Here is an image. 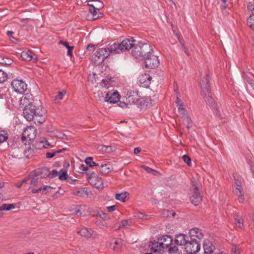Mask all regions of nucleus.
<instances>
[{
    "mask_svg": "<svg viewBox=\"0 0 254 254\" xmlns=\"http://www.w3.org/2000/svg\"><path fill=\"white\" fill-rule=\"evenodd\" d=\"M23 114L27 121L33 120L36 124H42L45 120L42 111L40 108L36 107L35 105L23 108Z\"/></svg>",
    "mask_w": 254,
    "mask_h": 254,
    "instance_id": "obj_1",
    "label": "nucleus"
},
{
    "mask_svg": "<svg viewBox=\"0 0 254 254\" xmlns=\"http://www.w3.org/2000/svg\"><path fill=\"white\" fill-rule=\"evenodd\" d=\"M80 170L85 172H80V177H84L86 176L85 177L91 185L94 186L98 189H103V183L101 178L99 177L93 171H88L87 172L88 170V167L84 165H80Z\"/></svg>",
    "mask_w": 254,
    "mask_h": 254,
    "instance_id": "obj_2",
    "label": "nucleus"
},
{
    "mask_svg": "<svg viewBox=\"0 0 254 254\" xmlns=\"http://www.w3.org/2000/svg\"><path fill=\"white\" fill-rule=\"evenodd\" d=\"M158 242L151 244V249L153 252H159L164 249L168 248L172 244V238L169 235H165L159 239Z\"/></svg>",
    "mask_w": 254,
    "mask_h": 254,
    "instance_id": "obj_3",
    "label": "nucleus"
},
{
    "mask_svg": "<svg viewBox=\"0 0 254 254\" xmlns=\"http://www.w3.org/2000/svg\"><path fill=\"white\" fill-rule=\"evenodd\" d=\"M109 56V52L106 48H100L95 53L92 62L95 65H99L101 64Z\"/></svg>",
    "mask_w": 254,
    "mask_h": 254,
    "instance_id": "obj_4",
    "label": "nucleus"
},
{
    "mask_svg": "<svg viewBox=\"0 0 254 254\" xmlns=\"http://www.w3.org/2000/svg\"><path fill=\"white\" fill-rule=\"evenodd\" d=\"M11 86L13 91L20 94H24L27 89L26 83L21 79H13L11 83Z\"/></svg>",
    "mask_w": 254,
    "mask_h": 254,
    "instance_id": "obj_5",
    "label": "nucleus"
},
{
    "mask_svg": "<svg viewBox=\"0 0 254 254\" xmlns=\"http://www.w3.org/2000/svg\"><path fill=\"white\" fill-rule=\"evenodd\" d=\"M185 249L189 254H195L200 251V244L198 241L191 240L185 245Z\"/></svg>",
    "mask_w": 254,
    "mask_h": 254,
    "instance_id": "obj_6",
    "label": "nucleus"
},
{
    "mask_svg": "<svg viewBox=\"0 0 254 254\" xmlns=\"http://www.w3.org/2000/svg\"><path fill=\"white\" fill-rule=\"evenodd\" d=\"M37 129L33 126H28L24 130L22 139V140L32 141L36 136Z\"/></svg>",
    "mask_w": 254,
    "mask_h": 254,
    "instance_id": "obj_7",
    "label": "nucleus"
},
{
    "mask_svg": "<svg viewBox=\"0 0 254 254\" xmlns=\"http://www.w3.org/2000/svg\"><path fill=\"white\" fill-rule=\"evenodd\" d=\"M209 78L208 74H207L205 78V83H202L201 84V88L202 90V95L203 98L207 99L209 102H212L213 101V99L211 97L210 89Z\"/></svg>",
    "mask_w": 254,
    "mask_h": 254,
    "instance_id": "obj_8",
    "label": "nucleus"
},
{
    "mask_svg": "<svg viewBox=\"0 0 254 254\" xmlns=\"http://www.w3.org/2000/svg\"><path fill=\"white\" fill-rule=\"evenodd\" d=\"M143 60L144 61L145 67L150 68H154L157 67L159 64L158 57L152 53L148 56H146Z\"/></svg>",
    "mask_w": 254,
    "mask_h": 254,
    "instance_id": "obj_9",
    "label": "nucleus"
},
{
    "mask_svg": "<svg viewBox=\"0 0 254 254\" xmlns=\"http://www.w3.org/2000/svg\"><path fill=\"white\" fill-rule=\"evenodd\" d=\"M190 193V200L195 206L198 205L202 200V197L199 192L198 188L195 185L192 186Z\"/></svg>",
    "mask_w": 254,
    "mask_h": 254,
    "instance_id": "obj_10",
    "label": "nucleus"
},
{
    "mask_svg": "<svg viewBox=\"0 0 254 254\" xmlns=\"http://www.w3.org/2000/svg\"><path fill=\"white\" fill-rule=\"evenodd\" d=\"M138 45L140 50L142 60L145 58L146 56H148L152 53L153 49L149 43L140 42Z\"/></svg>",
    "mask_w": 254,
    "mask_h": 254,
    "instance_id": "obj_11",
    "label": "nucleus"
},
{
    "mask_svg": "<svg viewBox=\"0 0 254 254\" xmlns=\"http://www.w3.org/2000/svg\"><path fill=\"white\" fill-rule=\"evenodd\" d=\"M120 95L117 91H109L106 94L105 101L110 103H116L120 100Z\"/></svg>",
    "mask_w": 254,
    "mask_h": 254,
    "instance_id": "obj_12",
    "label": "nucleus"
},
{
    "mask_svg": "<svg viewBox=\"0 0 254 254\" xmlns=\"http://www.w3.org/2000/svg\"><path fill=\"white\" fill-rule=\"evenodd\" d=\"M135 40L133 38H127L124 40L120 44V51L122 52L130 50L134 46Z\"/></svg>",
    "mask_w": 254,
    "mask_h": 254,
    "instance_id": "obj_13",
    "label": "nucleus"
},
{
    "mask_svg": "<svg viewBox=\"0 0 254 254\" xmlns=\"http://www.w3.org/2000/svg\"><path fill=\"white\" fill-rule=\"evenodd\" d=\"M103 7V3H100V5L98 7H93V8H89V13L92 15V17L87 18L89 20H94L101 18L103 16L102 13L98 12L100 8Z\"/></svg>",
    "mask_w": 254,
    "mask_h": 254,
    "instance_id": "obj_14",
    "label": "nucleus"
},
{
    "mask_svg": "<svg viewBox=\"0 0 254 254\" xmlns=\"http://www.w3.org/2000/svg\"><path fill=\"white\" fill-rule=\"evenodd\" d=\"M190 237L191 240L199 242L203 237L201 230L197 228L191 229L190 231Z\"/></svg>",
    "mask_w": 254,
    "mask_h": 254,
    "instance_id": "obj_15",
    "label": "nucleus"
},
{
    "mask_svg": "<svg viewBox=\"0 0 254 254\" xmlns=\"http://www.w3.org/2000/svg\"><path fill=\"white\" fill-rule=\"evenodd\" d=\"M33 96L30 94H26L22 97L20 100V105L25 108V107H29V106H34L33 104Z\"/></svg>",
    "mask_w": 254,
    "mask_h": 254,
    "instance_id": "obj_16",
    "label": "nucleus"
},
{
    "mask_svg": "<svg viewBox=\"0 0 254 254\" xmlns=\"http://www.w3.org/2000/svg\"><path fill=\"white\" fill-rule=\"evenodd\" d=\"M151 77L149 74L144 73L140 75L138 77V82L141 86L148 87L151 83Z\"/></svg>",
    "mask_w": 254,
    "mask_h": 254,
    "instance_id": "obj_17",
    "label": "nucleus"
},
{
    "mask_svg": "<svg viewBox=\"0 0 254 254\" xmlns=\"http://www.w3.org/2000/svg\"><path fill=\"white\" fill-rule=\"evenodd\" d=\"M126 98L129 103L131 104L135 103L139 99L138 92L137 91H127L126 95Z\"/></svg>",
    "mask_w": 254,
    "mask_h": 254,
    "instance_id": "obj_18",
    "label": "nucleus"
},
{
    "mask_svg": "<svg viewBox=\"0 0 254 254\" xmlns=\"http://www.w3.org/2000/svg\"><path fill=\"white\" fill-rule=\"evenodd\" d=\"M24 182H26V186L29 190H32L33 188L39 185L38 179L33 177H27L24 179Z\"/></svg>",
    "mask_w": 254,
    "mask_h": 254,
    "instance_id": "obj_19",
    "label": "nucleus"
},
{
    "mask_svg": "<svg viewBox=\"0 0 254 254\" xmlns=\"http://www.w3.org/2000/svg\"><path fill=\"white\" fill-rule=\"evenodd\" d=\"M80 236L86 238H96L97 236L96 233L92 229H88L85 227L80 228Z\"/></svg>",
    "mask_w": 254,
    "mask_h": 254,
    "instance_id": "obj_20",
    "label": "nucleus"
},
{
    "mask_svg": "<svg viewBox=\"0 0 254 254\" xmlns=\"http://www.w3.org/2000/svg\"><path fill=\"white\" fill-rule=\"evenodd\" d=\"M187 238H188V237L186 235L184 234H179L175 236V242L177 245L180 246L184 245L185 246V245H186L187 243L189 241Z\"/></svg>",
    "mask_w": 254,
    "mask_h": 254,
    "instance_id": "obj_21",
    "label": "nucleus"
},
{
    "mask_svg": "<svg viewBox=\"0 0 254 254\" xmlns=\"http://www.w3.org/2000/svg\"><path fill=\"white\" fill-rule=\"evenodd\" d=\"M203 247L204 253L206 254H211L215 249V246L209 241L203 243Z\"/></svg>",
    "mask_w": 254,
    "mask_h": 254,
    "instance_id": "obj_22",
    "label": "nucleus"
},
{
    "mask_svg": "<svg viewBox=\"0 0 254 254\" xmlns=\"http://www.w3.org/2000/svg\"><path fill=\"white\" fill-rule=\"evenodd\" d=\"M52 190V187L50 186L45 185L43 187H40L37 189H32L31 190L32 193H40L41 194H46L50 192Z\"/></svg>",
    "mask_w": 254,
    "mask_h": 254,
    "instance_id": "obj_23",
    "label": "nucleus"
},
{
    "mask_svg": "<svg viewBox=\"0 0 254 254\" xmlns=\"http://www.w3.org/2000/svg\"><path fill=\"white\" fill-rule=\"evenodd\" d=\"M100 172L104 174H107L111 172L113 170V167L110 164H99Z\"/></svg>",
    "mask_w": 254,
    "mask_h": 254,
    "instance_id": "obj_24",
    "label": "nucleus"
},
{
    "mask_svg": "<svg viewBox=\"0 0 254 254\" xmlns=\"http://www.w3.org/2000/svg\"><path fill=\"white\" fill-rule=\"evenodd\" d=\"M80 195L90 198L94 197V193L87 188H84L80 189Z\"/></svg>",
    "mask_w": 254,
    "mask_h": 254,
    "instance_id": "obj_25",
    "label": "nucleus"
},
{
    "mask_svg": "<svg viewBox=\"0 0 254 254\" xmlns=\"http://www.w3.org/2000/svg\"><path fill=\"white\" fill-rule=\"evenodd\" d=\"M113 81V80H112V77L110 76H106L104 79H102L101 83V86L102 87L108 89L112 85Z\"/></svg>",
    "mask_w": 254,
    "mask_h": 254,
    "instance_id": "obj_26",
    "label": "nucleus"
},
{
    "mask_svg": "<svg viewBox=\"0 0 254 254\" xmlns=\"http://www.w3.org/2000/svg\"><path fill=\"white\" fill-rule=\"evenodd\" d=\"M21 56L24 60L30 61L33 58V53L32 51L30 50L23 51L21 53Z\"/></svg>",
    "mask_w": 254,
    "mask_h": 254,
    "instance_id": "obj_27",
    "label": "nucleus"
},
{
    "mask_svg": "<svg viewBox=\"0 0 254 254\" xmlns=\"http://www.w3.org/2000/svg\"><path fill=\"white\" fill-rule=\"evenodd\" d=\"M131 224L132 221L131 219L124 220L120 222L118 229H127L130 226Z\"/></svg>",
    "mask_w": 254,
    "mask_h": 254,
    "instance_id": "obj_28",
    "label": "nucleus"
},
{
    "mask_svg": "<svg viewBox=\"0 0 254 254\" xmlns=\"http://www.w3.org/2000/svg\"><path fill=\"white\" fill-rule=\"evenodd\" d=\"M59 44L62 45L67 49V55L71 57L72 55V51L73 49V46H69L68 43L65 41H61Z\"/></svg>",
    "mask_w": 254,
    "mask_h": 254,
    "instance_id": "obj_29",
    "label": "nucleus"
},
{
    "mask_svg": "<svg viewBox=\"0 0 254 254\" xmlns=\"http://www.w3.org/2000/svg\"><path fill=\"white\" fill-rule=\"evenodd\" d=\"M128 195V193L126 191L119 193H116L115 195V198L117 200H120L122 202H125L126 199Z\"/></svg>",
    "mask_w": 254,
    "mask_h": 254,
    "instance_id": "obj_30",
    "label": "nucleus"
},
{
    "mask_svg": "<svg viewBox=\"0 0 254 254\" xmlns=\"http://www.w3.org/2000/svg\"><path fill=\"white\" fill-rule=\"evenodd\" d=\"M109 52V55L111 53H116L118 50H120V44L114 43L110 45L109 48H106Z\"/></svg>",
    "mask_w": 254,
    "mask_h": 254,
    "instance_id": "obj_31",
    "label": "nucleus"
},
{
    "mask_svg": "<svg viewBox=\"0 0 254 254\" xmlns=\"http://www.w3.org/2000/svg\"><path fill=\"white\" fill-rule=\"evenodd\" d=\"M131 54L132 56L136 59H139L141 58L140 50L138 46V45H137V46L134 47V49L132 50L131 52Z\"/></svg>",
    "mask_w": 254,
    "mask_h": 254,
    "instance_id": "obj_32",
    "label": "nucleus"
},
{
    "mask_svg": "<svg viewBox=\"0 0 254 254\" xmlns=\"http://www.w3.org/2000/svg\"><path fill=\"white\" fill-rule=\"evenodd\" d=\"M89 208L85 205L80 206V216H85L90 214Z\"/></svg>",
    "mask_w": 254,
    "mask_h": 254,
    "instance_id": "obj_33",
    "label": "nucleus"
},
{
    "mask_svg": "<svg viewBox=\"0 0 254 254\" xmlns=\"http://www.w3.org/2000/svg\"><path fill=\"white\" fill-rule=\"evenodd\" d=\"M66 91L64 90L59 91L57 96L55 97L54 101L56 103H58L59 100H62L64 96L65 95Z\"/></svg>",
    "mask_w": 254,
    "mask_h": 254,
    "instance_id": "obj_34",
    "label": "nucleus"
},
{
    "mask_svg": "<svg viewBox=\"0 0 254 254\" xmlns=\"http://www.w3.org/2000/svg\"><path fill=\"white\" fill-rule=\"evenodd\" d=\"M96 216L103 219H107L109 218L108 214H106L105 211L101 209L98 210Z\"/></svg>",
    "mask_w": 254,
    "mask_h": 254,
    "instance_id": "obj_35",
    "label": "nucleus"
},
{
    "mask_svg": "<svg viewBox=\"0 0 254 254\" xmlns=\"http://www.w3.org/2000/svg\"><path fill=\"white\" fill-rule=\"evenodd\" d=\"M93 158L92 157H88L85 158V163L89 165V167H93L95 166H99V163H95L93 161Z\"/></svg>",
    "mask_w": 254,
    "mask_h": 254,
    "instance_id": "obj_36",
    "label": "nucleus"
},
{
    "mask_svg": "<svg viewBox=\"0 0 254 254\" xmlns=\"http://www.w3.org/2000/svg\"><path fill=\"white\" fill-rule=\"evenodd\" d=\"M8 134L6 131H0V144L6 141L8 139Z\"/></svg>",
    "mask_w": 254,
    "mask_h": 254,
    "instance_id": "obj_37",
    "label": "nucleus"
},
{
    "mask_svg": "<svg viewBox=\"0 0 254 254\" xmlns=\"http://www.w3.org/2000/svg\"><path fill=\"white\" fill-rule=\"evenodd\" d=\"M40 146L44 148H49L52 146L45 138H41L39 141Z\"/></svg>",
    "mask_w": 254,
    "mask_h": 254,
    "instance_id": "obj_38",
    "label": "nucleus"
},
{
    "mask_svg": "<svg viewBox=\"0 0 254 254\" xmlns=\"http://www.w3.org/2000/svg\"><path fill=\"white\" fill-rule=\"evenodd\" d=\"M15 208L14 205L13 204H3L0 206V210H10Z\"/></svg>",
    "mask_w": 254,
    "mask_h": 254,
    "instance_id": "obj_39",
    "label": "nucleus"
},
{
    "mask_svg": "<svg viewBox=\"0 0 254 254\" xmlns=\"http://www.w3.org/2000/svg\"><path fill=\"white\" fill-rule=\"evenodd\" d=\"M66 150L65 148H63L62 149H58L55 151H53L52 152H48L46 153V156L47 158H52L54 157L57 154L62 152V150Z\"/></svg>",
    "mask_w": 254,
    "mask_h": 254,
    "instance_id": "obj_40",
    "label": "nucleus"
},
{
    "mask_svg": "<svg viewBox=\"0 0 254 254\" xmlns=\"http://www.w3.org/2000/svg\"><path fill=\"white\" fill-rule=\"evenodd\" d=\"M59 178L61 180H65L67 178V171L64 169H61L59 173Z\"/></svg>",
    "mask_w": 254,
    "mask_h": 254,
    "instance_id": "obj_41",
    "label": "nucleus"
},
{
    "mask_svg": "<svg viewBox=\"0 0 254 254\" xmlns=\"http://www.w3.org/2000/svg\"><path fill=\"white\" fill-rule=\"evenodd\" d=\"M169 251L170 254H182V251L179 250L177 246L169 247Z\"/></svg>",
    "mask_w": 254,
    "mask_h": 254,
    "instance_id": "obj_42",
    "label": "nucleus"
},
{
    "mask_svg": "<svg viewBox=\"0 0 254 254\" xmlns=\"http://www.w3.org/2000/svg\"><path fill=\"white\" fill-rule=\"evenodd\" d=\"M121 240L118 239H114L111 241L110 244L111 248L114 250H116L117 246L121 243Z\"/></svg>",
    "mask_w": 254,
    "mask_h": 254,
    "instance_id": "obj_43",
    "label": "nucleus"
},
{
    "mask_svg": "<svg viewBox=\"0 0 254 254\" xmlns=\"http://www.w3.org/2000/svg\"><path fill=\"white\" fill-rule=\"evenodd\" d=\"M247 24L252 28L254 29V13L251 15L247 20Z\"/></svg>",
    "mask_w": 254,
    "mask_h": 254,
    "instance_id": "obj_44",
    "label": "nucleus"
},
{
    "mask_svg": "<svg viewBox=\"0 0 254 254\" xmlns=\"http://www.w3.org/2000/svg\"><path fill=\"white\" fill-rule=\"evenodd\" d=\"M235 221L237 227L242 228L243 226V220L241 217L237 216L235 218Z\"/></svg>",
    "mask_w": 254,
    "mask_h": 254,
    "instance_id": "obj_45",
    "label": "nucleus"
},
{
    "mask_svg": "<svg viewBox=\"0 0 254 254\" xmlns=\"http://www.w3.org/2000/svg\"><path fill=\"white\" fill-rule=\"evenodd\" d=\"M7 79V74L3 70L0 69V83L5 81Z\"/></svg>",
    "mask_w": 254,
    "mask_h": 254,
    "instance_id": "obj_46",
    "label": "nucleus"
},
{
    "mask_svg": "<svg viewBox=\"0 0 254 254\" xmlns=\"http://www.w3.org/2000/svg\"><path fill=\"white\" fill-rule=\"evenodd\" d=\"M142 167L144 169V170L147 173L152 174L154 175H156L158 172V171L153 170L148 166H142Z\"/></svg>",
    "mask_w": 254,
    "mask_h": 254,
    "instance_id": "obj_47",
    "label": "nucleus"
},
{
    "mask_svg": "<svg viewBox=\"0 0 254 254\" xmlns=\"http://www.w3.org/2000/svg\"><path fill=\"white\" fill-rule=\"evenodd\" d=\"M184 120L187 124V128L189 129L191 128L192 127V126H191L192 122H191V120L190 118V117H189L188 116L186 115V116H184Z\"/></svg>",
    "mask_w": 254,
    "mask_h": 254,
    "instance_id": "obj_48",
    "label": "nucleus"
},
{
    "mask_svg": "<svg viewBox=\"0 0 254 254\" xmlns=\"http://www.w3.org/2000/svg\"><path fill=\"white\" fill-rule=\"evenodd\" d=\"M100 3L101 2L99 1L90 0L88 1L87 5L90 6V8H93V7H97V4H100Z\"/></svg>",
    "mask_w": 254,
    "mask_h": 254,
    "instance_id": "obj_49",
    "label": "nucleus"
},
{
    "mask_svg": "<svg viewBox=\"0 0 254 254\" xmlns=\"http://www.w3.org/2000/svg\"><path fill=\"white\" fill-rule=\"evenodd\" d=\"M184 161L190 166L191 164L190 158L187 155H184L182 157Z\"/></svg>",
    "mask_w": 254,
    "mask_h": 254,
    "instance_id": "obj_50",
    "label": "nucleus"
},
{
    "mask_svg": "<svg viewBox=\"0 0 254 254\" xmlns=\"http://www.w3.org/2000/svg\"><path fill=\"white\" fill-rule=\"evenodd\" d=\"M178 112L180 114L184 116L186 115L185 114L186 110L185 107H184V106H182V107H179V108H178Z\"/></svg>",
    "mask_w": 254,
    "mask_h": 254,
    "instance_id": "obj_51",
    "label": "nucleus"
},
{
    "mask_svg": "<svg viewBox=\"0 0 254 254\" xmlns=\"http://www.w3.org/2000/svg\"><path fill=\"white\" fill-rule=\"evenodd\" d=\"M243 188L241 186L237 185V187L236 188V192L237 195L241 194L243 193Z\"/></svg>",
    "mask_w": 254,
    "mask_h": 254,
    "instance_id": "obj_52",
    "label": "nucleus"
},
{
    "mask_svg": "<svg viewBox=\"0 0 254 254\" xmlns=\"http://www.w3.org/2000/svg\"><path fill=\"white\" fill-rule=\"evenodd\" d=\"M231 254H240L239 250L236 246H233Z\"/></svg>",
    "mask_w": 254,
    "mask_h": 254,
    "instance_id": "obj_53",
    "label": "nucleus"
},
{
    "mask_svg": "<svg viewBox=\"0 0 254 254\" xmlns=\"http://www.w3.org/2000/svg\"><path fill=\"white\" fill-rule=\"evenodd\" d=\"M106 208L108 212H111L113 211H114L117 209V206L116 205H112L110 206H107L106 207Z\"/></svg>",
    "mask_w": 254,
    "mask_h": 254,
    "instance_id": "obj_54",
    "label": "nucleus"
},
{
    "mask_svg": "<svg viewBox=\"0 0 254 254\" xmlns=\"http://www.w3.org/2000/svg\"><path fill=\"white\" fill-rule=\"evenodd\" d=\"M238 201L240 203H243L245 201V198L243 194H238Z\"/></svg>",
    "mask_w": 254,
    "mask_h": 254,
    "instance_id": "obj_55",
    "label": "nucleus"
},
{
    "mask_svg": "<svg viewBox=\"0 0 254 254\" xmlns=\"http://www.w3.org/2000/svg\"><path fill=\"white\" fill-rule=\"evenodd\" d=\"M254 1V0H253ZM248 8L253 13H254V3L250 2L248 5Z\"/></svg>",
    "mask_w": 254,
    "mask_h": 254,
    "instance_id": "obj_56",
    "label": "nucleus"
},
{
    "mask_svg": "<svg viewBox=\"0 0 254 254\" xmlns=\"http://www.w3.org/2000/svg\"><path fill=\"white\" fill-rule=\"evenodd\" d=\"M58 172L56 170H53L52 172L51 177L52 178L57 177L58 175Z\"/></svg>",
    "mask_w": 254,
    "mask_h": 254,
    "instance_id": "obj_57",
    "label": "nucleus"
},
{
    "mask_svg": "<svg viewBox=\"0 0 254 254\" xmlns=\"http://www.w3.org/2000/svg\"><path fill=\"white\" fill-rule=\"evenodd\" d=\"M119 106L120 107H121V108H126L127 107V103H126L125 102H121L119 103Z\"/></svg>",
    "mask_w": 254,
    "mask_h": 254,
    "instance_id": "obj_58",
    "label": "nucleus"
},
{
    "mask_svg": "<svg viewBox=\"0 0 254 254\" xmlns=\"http://www.w3.org/2000/svg\"><path fill=\"white\" fill-rule=\"evenodd\" d=\"M5 64H10L12 63V60L9 58H5V60L4 61Z\"/></svg>",
    "mask_w": 254,
    "mask_h": 254,
    "instance_id": "obj_59",
    "label": "nucleus"
},
{
    "mask_svg": "<svg viewBox=\"0 0 254 254\" xmlns=\"http://www.w3.org/2000/svg\"><path fill=\"white\" fill-rule=\"evenodd\" d=\"M183 50L184 51V52L188 55L189 56V53L188 51V50L187 48L186 47L185 45H183Z\"/></svg>",
    "mask_w": 254,
    "mask_h": 254,
    "instance_id": "obj_60",
    "label": "nucleus"
},
{
    "mask_svg": "<svg viewBox=\"0 0 254 254\" xmlns=\"http://www.w3.org/2000/svg\"><path fill=\"white\" fill-rule=\"evenodd\" d=\"M141 149L140 147H136L134 149V153L137 154L141 151Z\"/></svg>",
    "mask_w": 254,
    "mask_h": 254,
    "instance_id": "obj_61",
    "label": "nucleus"
},
{
    "mask_svg": "<svg viewBox=\"0 0 254 254\" xmlns=\"http://www.w3.org/2000/svg\"><path fill=\"white\" fill-rule=\"evenodd\" d=\"M23 185H26V182H24V180L20 183L16 185V187L20 188Z\"/></svg>",
    "mask_w": 254,
    "mask_h": 254,
    "instance_id": "obj_62",
    "label": "nucleus"
},
{
    "mask_svg": "<svg viewBox=\"0 0 254 254\" xmlns=\"http://www.w3.org/2000/svg\"><path fill=\"white\" fill-rule=\"evenodd\" d=\"M13 33V32L11 31H8L7 32V35L9 37V38H11V36H12Z\"/></svg>",
    "mask_w": 254,
    "mask_h": 254,
    "instance_id": "obj_63",
    "label": "nucleus"
},
{
    "mask_svg": "<svg viewBox=\"0 0 254 254\" xmlns=\"http://www.w3.org/2000/svg\"><path fill=\"white\" fill-rule=\"evenodd\" d=\"M94 45H92V44H89V45H88L87 46L86 49H87V50H91V49L93 48H94Z\"/></svg>",
    "mask_w": 254,
    "mask_h": 254,
    "instance_id": "obj_64",
    "label": "nucleus"
}]
</instances>
